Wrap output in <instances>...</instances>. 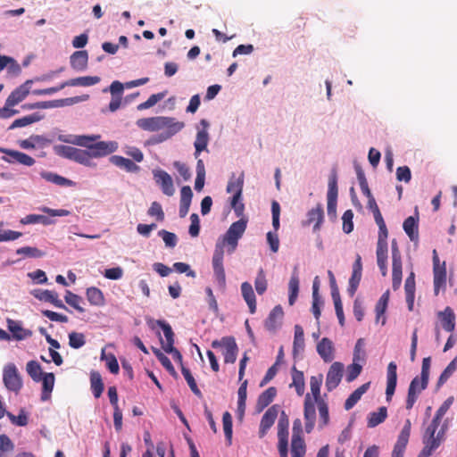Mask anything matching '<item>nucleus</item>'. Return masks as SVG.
<instances>
[{
  "label": "nucleus",
  "instance_id": "15",
  "mask_svg": "<svg viewBox=\"0 0 457 457\" xmlns=\"http://www.w3.org/2000/svg\"><path fill=\"white\" fill-rule=\"evenodd\" d=\"M434 286H444L446 282L445 262L440 263L436 250H433Z\"/></svg>",
  "mask_w": 457,
  "mask_h": 457
},
{
  "label": "nucleus",
  "instance_id": "56",
  "mask_svg": "<svg viewBox=\"0 0 457 457\" xmlns=\"http://www.w3.org/2000/svg\"><path fill=\"white\" fill-rule=\"evenodd\" d=\"M101 359L102 360H106V365L109 369V370L112 373V374H118L119 373V363H118V361L116 359V357L112 354V353H110L109 355H106L105 353H104V350L102 351V354H101Z\"/></svg>",
  "mask_w": 457,
  "mask_h": 457
},
{
  "label": "nucleus",
  "instance_id": "6",
  "mask_svg": "<svg viewBox=\"0 0 457 457\" xmlns=\"http://www.w3.org/2000/svg\"><path fill=\"white\" fill-rule=\"evenodd\" d=\"M212 347L218 349L224 347V361L225 363H234L237 360L238 347L233 337H223L220 340H213Z\"/></svg>",
  "mask_w": 457,
  "mask_h": 457
},
{
  "label": "nucleus",
  "instance_id": "40",
  "mask_svg": "<svg viewBox=\"0 0 457 457\" xmlns=\"http://www.w3.org/2000/svg\"><path fill=\"white\" fill-rule=\"evenodd\" d=\"M152 351L154 353V355L156 356V358L162 364V366L170 372V374L173 378H177L178 377V373L176 372V370H175L171 361H170V359L164 353H162L161 352V350L158 349V348L152 347Z\"/></svg>",
  "mask_w": 457,
  "mask_h": 457
},
{
  "label": "nucleus",
  "instance_id": "5",
  "mask_svg": "<svg viewBox=\"0 0 457 457\" xmlns=\"http://www.w3.org/2000/svg\"><path fill=\"white\" fill-rule=\"evenodd\" d=\"M56 154L62 157L77 162L87 167L96 166L93 162H89V155L86 149H79L70 145H59L54 146Z\"/></svg>",
  "mask_w": 457,
  "mask_h": 457
},
{
  "label": "nucleus",
  "instance_id": "4",
  "mask_svg": "<svg viewBox=\"0 0 457 457\" xmlns=\"http://www.w3.org/2000/svg\"><path fill=\"white\" fill-rule=\"evenodd\" d=\"M430 364H431V358L426 357L422 361V367H421V373L420 378L415 377L408 389V395L406 399V409L411 410L417 398L418 394L420 393L422 390L426 389L428 384V378H429V370H430Z\"/></svg>",
  "mask_w": 457,
  "mask_h": 457
},
{
  "label": "nucleus",
  "instance_id": "14",
  "mask_svg": "<svg viewBox=\"0 0 457 457\" xmlns=\"http://www.w3.org/2000/svg\"><path fill=\"white\" fill-rule=\"evenodd\" d=\"M278 409L279 406L278 404H274L263 414L260 424V437H263L268 429H270L274 424L278 414Z\"/></svg>",
  "mask_w": 457,
  "mask_h": 457
},
{
  "label": "nucleus",
  "instance_id": "53",
  "mask_svg": "<svg viewBox=\"0 0 457 457\" xmlns=\"http://www.w3.org/2000/svg\"><path fill=\"white\" fill-rule=\"evenodd\" d=\"M313 288V291H312V312H313V315L315 316V318L317 320H319L320 316V306L323 304V301L320 297V295H319V288L320 287H312Z\"/></svg>",
  "mask_w": 457,
  "mask_h": 457
},
{
  "label": "nucleus",
  "instance_id": "36",
  "mask_svg": "<svg viewBox=\"0 0 457 457\" xmlns=\"http://www.w3.org/2000/svg\"><path fill=\"white\" fill-rule=\"evenodd\" d=\"M42 119V115L38 113H32L22 118L15 120L9 127V129H14L16 128H22L30 125L34 122L39 121Z\"/></svg>",
  "mask_w": 457,
  "mask_h": 457
},
{
  "label": "nucleus",
  "instance_id": "19",
  "mask_svg": "<svg viewBox=\"0 0 457 457\" xmlns=\"http://www.w3.org/2000/svg\"><path fill=\"white\" fill-rule=\"evenodd\" d=\"M201 124L204 126V129L197 132L195 141L194 143L195 148V158L199 156L202 151L206 150L209 142V134L206 129L208 127V122L205 120H202Z\"/></svg>",
  "mask_w": 457,
  "mask_h": 457
},
{
  "label": "nucleus",
  "instance_id": "21",
  "mask_svg": "<svg viewBox=\"0 0 457 457\" xmlns=\"http://www.w3.org/2000/svg\"><path fill=\"white\" fill-rule=\"evenodd\" d=\"M71 67L77 71H85L88 63V53L86 50L74 52L70 57Z\"/></svg>",
  "mask_w": 457,
  "mask_h": 457
},
{
  "label": "nucleus",
  "instance_id": "43",
  "mask_svg": "<svg viewBox=\"0 0 457 457\" xmlns=\"http://www.w3.org/2000/svg\"><path fill=\"white\" fill-rule=\"evenodd\" d=\"M304 347V334L303 329L300 325L295 326V338L293 345V354L296 355L298 350H303Z\"/></svg>",
  "mask_w": 457,
  "mask_h": 457
},
{
  "label": "nucleus",
  "instance_id": "46",
  "mask_svg": "<svg viewBox=\"0 0 457 457\" xmlns=\"http://www.w3.org/2000/svg\"><path fill=\"white\" fill-rule=\"evenodd\" d=\"M47 140L39 135H33L27 139L20 141L19 145L23 149H34L36 145H43L46 143Z\"/></svg>",
  "mask_w": 457,
  "mask_h": 457
},
{
  "label": "nucleus",
  "instance_id": "8",
  "mask_svg": "<svg viewBox=\"0 0 457 457\" xmlns=\"http://www.w3.org/2000/svg\"><path fill=\"white\" fill-rule=\"evenodd\" d=\"M247 220L241 218L239 220L233 222L224 236V243H227L231 246V252H233L237 245L239 238L242 237L246 229Z\"/></svg>",
  "mask_w": 457,
  "mask_h": 457
},
{
  "label": "nucleus",
  "instance_id": "51",
  "mask_svg": "<svg viewBox=\"0 0 457 457\" xmlns=\"http://www.w3.org/2000/svg\"><path fill=\"white\" fill-rule=\"evenodd\" d=\"M21 222L22 224L42 223L44 225H49L52 223L49 218L39 214H29L25 216L23 219H21Z\"/></svg>",
  "mask_w": 457,
  "mask_h": 457
},
{
  "label": "nucleus",
  "instance_id": "63",
  "mask_svg": "<svg viewBox=\"0 0 457 457\" xmlns=\"http://www.w3.org/2000/svg\"><path fill=\"white\" fill-rule=\"evenodd\" d=\"M65 301L68 304L75 308L80 312H84V309L79 305V303L82 302V298L75 294H72L70 291H67L65 295Z\"/></svg>",
  "mask_w": 457,
  "mask_h": 457
},
{
  "label": "nucleus",
  "instance_id": "30",
  "mask_svg": "<svg viewBox=\"0 0 457 457\" xmlns=\"http://www.w3.org/2000/svg\"><path fill=\"white\" fill-rule=\"evenodd\" d=\"M308 223H314L313 229L318 230L323 221L324 212L323 207L320 204H317L315 208L310 210L307 213Z\"/></svg>",
  "mask_w": 457,
  "mask_h": 457
},
{
  "label": "nucleus",
  "instance_id": "37",
  "mask_svg": "<svg viewBox=\"0 0 457 457\" xmlns=\"http://www.w3.org/2000/svg\"><path fill=\"white\" fill-rule=\"evenodd\" d=\"M362 264L361 257L360 254H356V259L353 264L352 276L349 278V286H358L361 278Z\"/></svg>",
  "mask_w": 457,
  "mask_h": 457
},
{
  "label": "nucleus",
  "instance_id": "47",
  "mask_svg": "<svg viewBox=\"0 0 457 457\" xmlns=\"http://www.w3.org/2000/svg\"><path fill=\"white\" fill-rule=\"evenodd\" d=\"M315 402L312 400L310 394L305 395L304 399V419L305 420H316Z\"/></svg>",
  "mask_w": 457,
  "mask_h": 457
},
{
  "label": "nucleus",
  "instance_id": "45",
  "mask_svg": "<svg viewBox=\"0 0 457 457\" xmlns=\"http://www.w3.org/2000/svg\"><path fill=\"white\" fill-rule=\"evenodd\" d=\"M456 370H457V357H455L448 364V366L444 370V371L441 373V375L437 380V383H436V388L441 387Z\"/></svg>",
  "mask_w": 457,
  "mask_h": 457
},
{
  "label": "nucleus",
  "instance_id": "55",
  "mask_svg": "<svg viewBox=\"0 0 457 457\" xmlns=\"http://www.w3.org/2000/svg\"><path fill=\"white\" fill-rule=\"evenodd\" d=\"M316 403L318 404L319 413L320 417V423L319 426L320 428H322L324 426L328 425L329 421L328 407L324 400H320Z\"/></svg>",
  "mask_w": 457,
  "mask_h": 457
},
{
  "label": "nucleus",
  "instance_id": "27",
  "mask_svg": "<svg viewBox=\"0 0 457 457\" xmlns=\"http://www.w3.org/2000/svg\"><path fill=\"white\" fill-rule=\"evenodd\" d=\"M109 160L111 163L125 170L128 172H137L140 170L139 166L134 163L131 160L120 155H112Z\"/></svg>",
  "mask_w": 457,
  "mask_h": 457
},
{
  "label": "nucleus",
  "instance_id": "59",
  "mask_svg": "<svg viewBox=\"0 0 457 457\" xmlns=\"http://www.w3.org/2000/svg\"><path fill=\"white\" fill-rule=\"evenodd\" d=\"M278 448L280 457H287L288 433H278Z\"/></svg>",
  "mask_w": 457,
  "mask_h": 457
},
{
  "label": "nucleus",
  "instance_id": "9",
  "mask_svg": "<svg viewBox=\"0 0 457 457\" xmlns=\"http://www.w3.org/2000/svg\"><path fill=\"white\" fill-rule=\"evenodd\" d=\"M337 176L336 171H333L328 179V188L327 194L328 199V214L336 216L337 213Z\"/></svg>",
  "mask_w": 457,
  "mask_h": 457
},
{
  "label": "nucleus",
  "instance_id": "44",
  "mask_svg": "<svg viewBox=\"0 0 457 457\" xmlns=\"http://www.w3.org/2000/svg\"><path fill=\"white\" fill-rule=\"evenodd\" d=\"M87 297L94 305H103L104 303V295L98 287H87Z\"/></svg>",
  "mask_w": 457,
  "mask_h": 457
},
{
  "label": "nucleus",
  "instance_id": "49",
  "mask_svg": "<svg viewBox=\"0 0 457 457\" xmlns=\"http://www.w3.org/2000/svg\"><path fill=\"white\" fill-rule=\"evenodd\" d=\"M322 383V375H320L318 377L312 376L310 379V386L312 394L314 397V402H319L321 399L320 397V386Z\"/></svg>",
  "mask_w": 457,
  "mask_h": 457
},
{
  "label": "nucleus",
  "instance_id": "7",
  "mask_svg": "<svg viewBox=\"0 0 457 457\" xmlns=\"http://www.w3.org/2000/svg\"><path fill=\"white\" fill-rule=\"evenodd\" d=\"M3 381L5 387L14 393H18L22 387L21 377L13 363H8L4 368Z\"/></svg>",
  "mask_w": 457,
  "mask_h": 457
},
{
  "label": "nucleus",
  "instance_id": "42",
  "mask_svg": "<svg viewBox=\"0 0 457 457\" xmlns=\"http://www.w3.org/2000/svg\"><path fill=\"white\" fill-rule=\"evenodd\" d=\"M403 280L402 259L392 260V283L400 286Z\"/></svg>",
  "mask_w": 457,
  "mask_h": 457
},
{
  "label": "nucleus",
  "instance_id": "33",
  "mask_svg": "<svg viewBox=\"0 0 457 457\" xmlns=\"http://www.w3.org/2000/svg\"><path fill=\"white\" fill-rule=\"evenodd\" d=\"M292 378L293 382L290 386H294L295 391L299 396L303 395L304 392V376L303 373L300 370H297L295 366L292 368Z\"/></svg>",
  "mask_w": 457,
  "mask_h": 457
},
{
  "label": "nucleus",
  "instance_id": "57",
  "mask_svg": "<svg viewBox=\"0 0 457 457\" xmlns=\"http://www.w3.org/2000/svg\"><path fill=\"white\" fill-rule=\"evenodd\" d=\"M86 344L85 336L82 333L71 332L69 334V345L74 349H79Z\"/></svg>",
  "mask_w": 457,
  "mask_h": 457
},
{
  "label": "nucleus",
  "instance_id": "17",
  "mask_svg": "<svg viewBox=\"0 0 457 457\" xmlns=\"http://www.w3.org/2000/svg\"><path fill=\"white\" fill-rule=\"evenodd\" d=\"M317 352L325 362H330L335 358L333 342L328 337H323L318 343Z\"/></svg>",
  "mask_w": 457,
  "mask_h": 457
},
{
  "label": "nucleus",
  "instance_id": "29",
  "mask_svg": "<svg viewBox=\"0 0 457 457\" xmlns=\"http://www.w3.org/2000/svg\"><path fill=\"white\" fill-rule=\"evenodd\" d=\"M403 228L404 232L412 242H417L419 239V228L417 220L410 216L403 221Z\"/></svg>",
  "mask_w": 457,
  "mask_h": 457
},
{
  "label": "nucleus",
  "instance_id": "58",
  "mask_svg": "<svg viewBox=\"0 0 457 457\" xmlns=\"http://www.w3.org/2000/svg\"><path fill=\"white\" fill-rule=\"evenodd\" d=\"M6 416L9 418L11 422L16 426L23 427L28 424V417L24 411L23 409L20 411V413L18 416H15L14 414L6 411Z\"/></svg>",
  "mask_w": 457,
  "mask_h": 457
},
{
  "label": "nucleus",
  "instance_id": "16",
  "mask_svg": "<svg viewBox=\"0 0 457 457\" xmlns=\"http://www.w3.org/2000/svg\"><path fill=\"white\" fill-rule=\"evenodd\" d=\"M31 295L40 301L53 303L58 308L67 309L63 303L58 298V294L54 291L34 289Z\"/></svg>",
  "mask_w": 457,
  "mask_h": 457
},
{
  "label": "nucleus",
  "instance_id": "60",
  "mask_svg": "<svg viewBox=\"0 0 457 457\" xmlns=\"http://www.w3.org/2000/svg\"><path fill=\"white\" fill-rule=\"evenodd\" d=\"M362 367L358 362L353 361L351 365L347 367L346 381L352 382L361 374Z\"/></svg>",
  "mask_w": 457,
  "mask_h": 457
},
{
  "label": "nucleus",
  "instance_id": "11",
  "mask_svg": "<svg viewBox=\"0 0 457 457\" xmlns=\"http://www.w3.org/2000/svg\"><path fill=\"white\" fill-rule=\"evenodd\" d=\"M153 174L156 184L160 186L162 193L168 196H172L175 193V188L170 175L162 170H155L153 171Z\"/></svg>",
  "mask_w": 457,
  "mask_h": 457
},
{
  "label": "nucleus",
  "instance_id": "50",
  "mask_svg": "<svg viewBox=\"0 0 457 457\" xmlns=\"http://www.w3.org/2000/svg\"><path fill=\"white\" fill-rule=\"evenodd\" d=\"M181 372H182L185 379L187 380V382L190 389L192 390V392L196 396L202 397V393H201L200 389L198 388V386L196 385V382H195V380L191 371L187 368L182 366Z\"/></svg>",
  "mask_w": 457,
  "mask_h": 457
},
{
  "label": "nucleus",
  "instance_id": "3",
  "mask_svg": "<svg viewBox=\"0 0 457 457\" xmlns=\"http://www.w3.org/2000/svg\"><path fill=\"white\" fill-rule=\"evenodd\" d=\"M101 137L100 135L91 136H75L73 139L67 140L63 139L64 142H69L76 145L86 147L87 154L89 155V162H92L94 158H102L114 153L118 148L116 142L109 141H99L97 139Z\"/></svg>",
  "mask_w": 457,
  "mask_h": 457
},
{
  "label": "nucleus",
  "instance_id": "35",
  "mask_svg": "<svg viewBox=\"0 0 457 457\" xmlns=\"http://www.w3.org/2000/svg\"><path fill=\"white\" fill-rule=\"evenodd\" d=\"M41 177L43 179H45L46 181L48 182H51V183H54L55 185H58V186H67V187H71L73 185V181L64 178V177H62L56 173H53V172H48V171H43L41 172Z\"/></svg>",
  "mask_w": 457,
  "mask_h": 457
},
{
  "label": "nucleus",
  "instance_id": "10",
  "mask_svg": "<svg viewBox=\"0 0 457 457\" xmlns=\"http://www.w3.org/2000/svg\"><path fill=\"white\" fill-rule=\"evenodd\" d=\"M79 101L78 97H70L64 99H57L51 101H42L36 102L33 104H28L23 106L25 109L33 110V109H50V108H58L65 105H71Z\"/></svg>",
  "mask_w": 457,
  "mask_h": 457
},
{
  "label": "nucleus",
  "instance_id": "61",
  "mask_svg": "<svg viewBox=\"0 0 457 457\" xmlns=\"http://www.w3.org/2000/svg\"><path fill=\"white\" fill-rule=\"evenodd\" d=\"M353 212L352 210H347L344 212L342 220H343V230L345 233L349 234L353 229Z\"/></svg>",
  "mask_w": 457,
  "mask_h": 457
},
{
  "label": "nucleus",
  "instance_id": "28",
  "mask_svg": "<svg viewBox=\"0 0 457 457\" xmlns=\"http://www.w3.org/2000/svg\"><path fill=\"white\" fill-rule=\"evenodd\" d=\"M99 81L100 78L97 76L79 77L62 82V87H90L97 84Z\"/></svg>",
  "mask_w": 457,
  "mask_h": 457
},
{
  "label": "nucleus",
  "instance_id": "24",
  "mask_svg": "<svg viewBox=\"0 0 457 457\" xmlns=\"http://www.w3.org/2000/svg\"><path fill=\"white\" fill-rule=\"evenodd\" d=\"M193 197V192L189 186L182 187L180 190V203H179V216L184 218L187 215L191 200Z\"/></svg>",
  "mask_w": 457,
  "mask_h": 457
},
{
  "label": "nucleus",
  "instance_id": "26",
  "mask_svg": "<svg viewBox=\"0 0 457 457\" xmlns=\"http://www.w3.org/2000/svg\"><path fill=\"white\" fill-rule=\"evenodd\" d=\"M443 328L447 332H452L455 328V315L450 307H446L445 311L438 312Z\"/></svg>",
  "mask_w": 457,
  "mask_h": 457
},
{
  "label": "nucleus",
  "instance_id": "22",
  "mask_svg": "<svg viewBox=\"0 0 457 457\" xmlns=\"http://www.w3.org/2000/svg\"><path fill=\"white\" fill-rule=\"evenodd\" d=\"M397 366L391 361L387 366V385L386 389V400L390 401L394 395L397 383Z\"/></svg>",
  "mask_w": 457,
  "mask_h": 457
},
{
  "label": "nucleus",
  "instance_id": "20",
  "mask_svg": "<svg viewBox=\"0 0 457 457\" xmlns=\"http://www.w3.org/2000/svg\"><path fill=\"white\" fill-rule=\"evenodd\" d=\"M284 317V312L280 305L275 306L269 317L265 320V328L271 332H275L281 325V320Z\"/></svg>",
  "mask_w": 457,
  "mask_h": 457
},
{
  "label": "nucleus",
  "instance_id": "39",
  "mask_svg": "<svg viewBox=\"0 0 457 457\" xmlns=\"http://www.w3.org/2000/svg\"><path fill=\"white\" fill-rule=\"evenodd\" d=\"M424 447L423 449L428 453V454L433 453L440 445L443 443L440 438L436 437V435H423L422 438Z\"/></svg>",
  "mask_w": 457,
  "mask_h": 457
},
{
  "label": "nucleus",
  "instance_id": "31",
  "mask_svg": "<svg viewBox=\"0 0 457 457\" xmlns=\"http://www.w3.org/2000/svg\"><path fill=\"white\" fill-rule=\"evenodd\" d=\"M55 377L54 374L50 373H45L42 377L41 381L43 382V388H42V394H41V400L42 401H47L50 398L51 393L54 388Z\"/></svg>",
  "mask_w": 457,
  "mask_h": 457
},
{
  "label": "nucleus",
  "instance_id": "62",
  "mask_svg": "<svg viewBox=\"0 0 457 457\" xmlns=\"http://www.w3.org/2000/svg\"><path fill=\"white\" fill-rule=\"evenodd\" d=\"M147 213L152 217H155L158 221H162L165 217L162 207L158 202H153L151 204Z\"/></svg>",
  "mask_w": 457,
  "mask_h": 457
},
{
  "label": "nucleus",
  "instance_id": "34",
  "mask_svg": "<svg viewBox=\"0 0 457 457\" xmlns=\"http://www.w3.org/2000/svg\"><path fill=\"white\" fill-rule=\"evenodd\" d=\"M387 417V409L385 406L378 408V411L370 413L368 419V427L375 428L376 426L382 423Z\"/></svg>",
  "mask_w": 457,
  "mask_h": 457
},
{
  "label": "nucleus",
  "instance_id": "38",
  "mask_svg": "<svg viewBox=\"0 0 457 457\" xmlns=\"http://www.w3.org/2000/svg\"><path fill=\"white\" fill-rule=\"evenodd\" d=\"M306 445L303 437H292L291 453L292 457H304Z\"/></svg>",
  "mask_w": 457,
  "mask_h": 457
},
{
  "label": "nucleus",
  "instance_id": "32",
  "mask_svg": "<svg viewBox=\"0 0 457 457\" xmlns=\"http://www.w3.org/2000/svg\"><path fill=\"white\" fill-rule=\"evenodd\" d=\"M90 386L94 396L99 398L104 392V385L101 374L98 371L92 370L90 372Z\"/></svg>",
  "mask_w": 457,
  "mask_h": 457
},
{
  "label": "nucleus",
  "instance_id": "52",
  "mask_svg": "<svg viewBox=\"0 0 457 457\" xmlns=\"http://www.w3.org/2000/svg\"><path fill=\"white\" fill-rule=\"evenodd\" d=\"M223 430L228 445L232 440V417L228 411H225L222 416Z\"/></svg>",
  "mask_w": 457,
  "mask_h": 457
},
{
  "label": "nucleus",
  "instance_id": "54",
  "mask_svg": "<svg viewBox=\"0 0 457 457\" xmlns=\"http://www.w3.org/2000/svg\"><path fill=\"white\" fill-rule=\"evenodd\" d=\"M356 174H357V179H358V181H359V184H360V187H361V190L362 192V194L364 195L367 196V198L370 197V196H373L370 190V187H369V185H368V181L366 179V177H365V174L363 172V170L358 167L356 169Z\"/></svg>",
  "mask_w": 457,
  "mask_h": 457
},
{
  "label": "nucleus",
  "instance_id": "64",
  "mask_svg": "<svg viewBox=\"0 0 457 457\" xmlns=\"http://www.w3.org/2000/svg\"><path fill=\"white\" fill-rule=\"evenodd\" d=\"M158 234L164 241L166 246L170 247V248H173L176 246L177 236L174 233L162 229L159 231Z\"/></svg>",
  "mask_w": 457,
  "mask_h": 457
},
{
  "label": "nucleus",
  "instance_id": "48",
  "mask_svg": "<svg viewBox=\"0 0 457 457\" xmlns=\"http://www.w3.org/2000/svg\"><path fill=\"white\" fill-rule=\"evenodd\" d=\"M242 295L249 307L250 312L254 313L256 311V300L253 287H242Z\"/></svg>",
  "mask_w": 457,
  "mask_h": 457
},
{
  "label": "nucleus",
  "instance_id": "13",
  "mask_svg": "<svg viewBox=\"0 0 457 457\" xmlns=\"http://www.w3.org/2000/svg\"><path fill=\"white\" fill-rule=\"evenodd\" d=\"M33 82L31 79H28L22 85L15 88L7 97L5 105L15 106L21 101H23L29 94V85Z\"/></svg>",
  "mask_w": 457,
  "mask_h": 457
},
{
  "label": "nucleus",
  "instance_id": "23",
  "mask_svg": "<svg viewBox=\"0 0 457 457\" xmlns=\"http://www.w3.org/2000/svg\"><path fill=\"white\" fill-rule=\"evenodd\" d=\"M7 328L12 333V337L19 341L32 336L31 330L22 328L18 321L11 319H7Z\"/></svg>",
  "mask_w": 457,
  "mask_h": 457
},
{
  "label": "nucleus",
  "instance_id": "18",
  "mask_svg": "<svg viewBox=\"0 0 457 457\" xmlns=\"http://www.w3.org/2000/svg\"><path fill=\"white\" fill-rule=\"evenodd\" d=\"M245 181V173L242 171L238 177H236L235 174H232L228 185H227V192L233 193V196H235V200L237 198H242L243 187Z\"/></svg>",
  "mask_w": 457,
  "mask_h": 457
},
{
  "label": "nucleus",
  "instance_id": "2",
  "mask_svg": "<svg viewBox=\"0 0 457 457\" xmlns=\"http://www.w3.org/2000/svg\"><path fill=\"white\" fill-rule=\"evenodd\" d=\"M137 125L141 129L146 131L154 132L162 130L163 132L160 134L158 139L155 140L157 143L171 137L184 128L183 122L176 120L175 118L163 116L142 118L137 121Z\"/></svg>",
  "mask_w": 457,
  "mask_h": 457
},
{
  "label": "nucleus",
  "instance_id": "12",
  "mask_svg": "<svg viewBox=\"0 0 457 457\" xmlns=\"http://www.w3.org/2000/svg\"><path fill=\"white\" fill-rule=\"evenodd\" d=\"M344 372V365L341 362L336 361L329 367L326 378V387L328 391H332L340 383Z\"/></svg>",
  "mask_w": 457,
  "mask_h": 457
},
{
  "label": "nucleus",
  "instance_id": "25",
  "mask_svg": "<svg viewBox=\"0 0 457 457\" xmlns=\"http://www.w3.org/2000/svg\"><path fill=\"white\" fill-rule=\"evenodd\" d=\"M277 395V389L274 386H270L262 392L258 399L255 405V409L258 412L262 411L275 398Z\"/></svg>",
  "mask_w": 457,
  "mask_h": 457
},
{
  "label": "nucleus",
  "instance_id": "1",
  "mask_svg": "<svg viewBox=\"0 0 457 457\" xmlns=\"http://www.w3.org/2000/svg\"><path fill=\"white\" fill-rule=\"evenodd\" d=\"M368 208L372 212L375 221L378 226V237L377 243V263L383 276L387 273V237L388 230L382 217L379 208L373 196L368 198Z\"/></svg>",
  "mask_w": 457,
  "mask_h": 457
},
{
  "label": "nucleus",
  "instance_id": "41",
  "mask_svg": "<svg viewBox=\"0 0 457 457\" xmlns=\"http://www.w3.org/2000/svg\"><path fill=\"white\" fill-rule=\"evenodd\" d=\"M26 370H27L28 374L30 376V378L35 382L41 381L42 377L45 374L42 371V368H41L40 364L36 361H29L27 363Z\"/></svg>",
  "mask_w": 457,
  "mask_h": 457
}]
</instances>
